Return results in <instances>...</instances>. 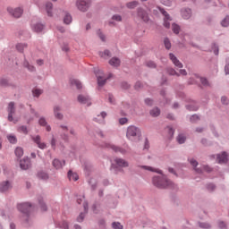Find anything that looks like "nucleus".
Wrapping results in <instances>:
<instances>
[{"label": "nucleus", "mask_w": 229, "mask_h": 229, "mask_svg": "<svg viewBox=\"0 0 229 229\" xmlns=\"http://www.w3.org/2000/svg\"><path fill=\"white\" fill-rule=\"evenodd\" d=\"M140 167L141 169H145V171H150L151 173H157L158 174H161L152 178L153 185L157 187V189H178V186L169 180L167 175L162 174V170H158L148 165H141Z\"/></svg>", "instance_id": "f257e3e1"}, {"label": "nucleus", "mask_w": 229, "mask_h": 229, "mask_svg": "<svg viewBox=\"0 0 229 229\" xmlns=\"http://www.w3.org/2000/svg\"><path fill=\"white\" fill-rule=\"evenodd\" d=\"M32 208L33 205H31V203L30 202H23L17 205V209L19 210V212H21V214H23L21 219L25 228H30V226L33 225V220L30 216Z\"/></svg>", "instance_id": "f03ea898"}, {"label": "nucleus", "mask_w": 229, "mask_h": 229, "mask_svg": "<svg viewBox=\"0 0 229 229\" xmlns=\"http://www.w3.org/2000/svg\"><path fill=\"white\" fill-rule=\"evenodd\" d=\"M140 129L135 125H130L127 128L126 137L131 142H137L140 139Z\"/></svg>", "instance_id": "7ed1b4c3"}, {"label": "nucleus", "mask_w": 229, "mask_h": 229, "mask_svg": "<svg viewBox=\"0 0 229 229\" xmlns=\"http://www.w3.org/2000/svg\"><path fill=\"white\" fill-rule=\"evenodd\" d=\"M188 162L192 165L197 174H203V171L206 173H212V168L208 165H203L200 168H198V161L194 157H189Z\"/></svg>", "instance_id": "20e7f679"}, {"label": "nucleus", "mask_w": 229, "mask_h": 229, "mask_svg": "<svg viewBox=\"0 0 229 229\" xmlns=\"http://www.w3.org/2000/svg\"><path fill=\"white\" fill-rule=\"evenodd\" d=\"M129 166H130V163H128V161L121 157H116L114 158V164L113 163L111 165V170L114 171V173L117 174L123 171L121 167H129Z\"/></svg>", "instance_id": "39448f33"}, {"label": "nucleus", "mask_w": 229, "mask_h": 229, "mask_svg": "<svg viewBox=\"0 0 229 229\" xmlns=\"http://www.w3.org/2000/svg\"><path fill=\"white\" fill-rule=\"evenodd\" d=\"M103 148H106V149H112L114 153H121V155H126L130 151V148L127 147L126 148L123 147H119L117 145H114L113 143L110 142H105L102 145Z\"/></svg>", "instance_id": "423d86ee"}, {"label": "nucleus", "mask_w": 229, "mask_h": 229, "mask_svg": "<svg viewBox=\"0 0 229 229\" xmlns=\"http://www.w3.org/2000/svg\"><path fill=\"white\" fill-rule=\"evenodd\" d=\"M90 4H92L91 0H77L76 6L80 12H89V8H90Z\"/></svg>", "instance_id": "0eeeda50"}, {"label": "nucleus", "mask_w": 229, "mask_h": 229, "mask_svg": "<svg viewBox=\"0 0 229 229\" xmlns=\"http://www.w3.org/2000/svg\"><path fill=\"white\" fill-rule=\"evenodd\" d=\"M7 12L13 17L19 19L20 17H21L22 13H24V9L22 7H16V8L8 7Z\"/></svg>", "instance_id": "6e6552de"}, {"label": "nucleus", "mask_w": 229, "mask_h": 229, "mask_svg": "<svg viewBox=\"0 0 229 229\" xmlns=\"http://www.w3.org/2000/svg\"><path fill=\"white\" fill-rule=\"evenodd\" d=\"M158 10H159L160 13H162V15H164V26H165V28L169 30V28H171L170 21H173V19L171 18L169 13H167L165 12V10H164V8L158 7Z\"/></svg>", "instance_id": "1a4fd4ad"}, {"label": "nucleus", "mask_w": 229, "mask_h": 229, "mask_svg": "<svg viewBox=\"0 0 229 229\" xmlns=\"http://www.w3.org/2000/svg\"><path fill=\"white\" fill-rule=\"evenodd\" d=\"M100 72H101V71H99V70L95 71L98 87H104V85H106V80H109V78H112V74H109L107 78H104L102 75H99Z\"/></svg>", "instance_id": "9d476101"}, {"label": "nucleus", "mask_w": 229, "mask_h": 229, "mask_svg": "<svg viewBox=\"0 0 229 229\" xmlns=\"http://www.w3.org/2000/svg\"><path fill=\"white\" fill-rule=\"evenodd\" d=\"M20 167L22 169V171H28V169L31 167V160L30 157H23L20 161Z\"/></svg>", "instance_id": "9b49d317"}, {"label": "nucleus", "mask_w": 229, "mask_h": 229, "mask_svg": "<svg viewBox=\"0 0 229 229\" xmlns=\"http://www.w3.org/2000/svg\"><path fill=\"white\" fill-rule=\"evenodd\" d=\"M78 101L81 103V105H87L88 106H90V97L87 94H81L78 96Z\"/></svg>", "instance_id": "f8f14e48"}, {"label": "nucleus", "mask_w": 229, "mask_h": 229, "mask_svg": "<svg viewBox=\"0 0 229 229\" xmlns=\"http://www.w3.org/2000/svg\"><path fill=\"white\" fill-rule=\"evenodd\" d=\"M12 182L10 181H3L0 182V192L4 193L8 192L12 189Z\"/></svg>", "instance_id": "ddd939ff"}, {"label": "nucleus", "mask_w": 229, "mask_h": 229, "mask_svg": "<svg viewBox=\"0 0 229 229\" xmlns=\"http://www.w3.org/2000/svg\"><path fill=\"white\" fill-rule=\"evenodd\" d=\"M31 30L35 33H42L46 30V25L41 22L31 23Z\"/></svg>", "instance_id": "4468645a"}, {"label": "nucleus", "mask_w": 229, "mask_h": 229, "mask_svg": "<svg viewBox=\"0 0 229 229\" xmlns=\"http://www.w3.org/2000/svg\"><path fill=\"white\" fill-rule=\"evenodd\" d=\"M8 121L12 123L13 121V114H15V103L10 102L7 108Z\"/></svg>", "instance_id": "2eb2a0df"}, {"label": "nucleus", "mask_w": 229, "mask_h": 229, "mask_svg": "<svg viewBox=\"0 0 229 229\" xmlns=\"http://www.w3.org/2000/svg\"><path fill=\"white\" fill-rule=\"evenodd\" d=\"M106 115H108V114H106L105 111H102L99 114L93 118V121H95V123H98V124H105V119H106Z\"/></svg>", "instance_id": "dca6fc26"}, {"label": "nucleus", "mask_w": 229, "mask_h": 229, "mask_svg": "<svg viewBox=\"0 0 229 229\" xmlns=\"http://www.w3.org/2000/svg\"><path fill=\"white\" fill-rule=\"evenodd\" d=\"M138 17H140L144 22H149V15L142 8H138Z\"/></svg>", "instance_id": "f3484780"}, {"label": "nucleus", "mask_w": 229, "mask_h": 229, "mask_svg": "<svg viewBox=\"0 0 229 229\" xmlns=\"http://www.w3.org/2000/svg\"><path fill=\"white\" fill-rule=\"evenodd\" d=\"M216 160L218 164H226L228 162V153L224 151L221 154H217Z\"/></svg>", "instance_id": "a211bd4d"}, {"label": "nucleus", "mask_w": 229, "mask_h": 229, "mask_svg": "<svg viewBox=\"0 0 229 229\" xmlns=\"http://www.w3.org/2000/svg\"><path fill=\"white\" fill-rule=\"evenodd\" d=\"M169 57H170V60L173 62L174 65H175V67H178V69L183 68V64H182V62L178 60V58L176 57V55H174V54L170 53Z\"/></svg>", "instance_id": "6ab92c4d"}, {"label": "nucleus", "mask_w": 229, "mask_h": 229, "mask_svg": "<svg viewBox=\"0 0 229 229\" xmlns=\"http://www.w3.org/2000/svg\"><path fill=\"white\" fill-rule=\"evenodd\" d=\"M83 208H84V213H81L77 217L78 223H83V219H85V214L89 212V202L85 201L83 203Z\"/></svg>", "instance_id": "aec40b11"}, {"label": "nucleus", "mask_w": 229, "mask_h": 229, "mask_svg": "<svg viewBox=\"0 0 229 229\" xmlns=\"http://www.w3.org/2000/svg\"><path fill=\"white\" fill-rule=\"evenodd\" d=\"M60 128H61L62 131H64L63 133H61V138L63 139V140L68 141L69 134L66 133V131H69V127L62 124V125H60Z\"/></svg>", "instance_id": "412c9836"}, {"label": "nucleus", "mask_w": 229, "mask_h": 229, "mask_svg": "<svg viewBox=\"0 0 229 229\" xmlns=\"http://www.w3.org/2000/svg\"><path fill=\"white\" fill-rule=\"evenodd\" d=\"M181 15L185 20H189L190 17H192V11L189 8H183L181 11Z\"/></svg>", "instance_id": "4be33fe9"}, {"label": "nucleus", "mask_w": 229, "mask_h": 229, "mask_svg": "<svg viewBox=\"0 0 229 229\" xmlns=\"http://www.w3.org/2000/svg\"><path fill=\"white\" fill-rule=\"evenodd\" d=\"M61 110H62V107H60L59 106H54V115H55V119H59L60 121H62V119H64V114H62V113H60Z\"/></svg>", "instance_id": "5701e85b"}, {"label": "nucleus", "mask_w": 229, "mask_h": 229, "mask_svg": "<svg viewBox=\"0 0 229 229\" xmlns=\"http://www.w3.org/2000/svg\"><path fill=\"white\" fill-rule=\"evenodd\" d=\"M186 108L190 112H196L199 108V106L196 101H191L189 105H186Z\"/></svg>", "instance_id": "b1692460"}, {"label": "nucleus", "mask_w": 229, "mask_h": 229, "mask_svg": "<svg viewBox=\"0 0 229 229\" xmlns=\"http://www.w3.org/2000/svg\"><path fill=\"white\" fill-rule=\"evenodd\" d=\"M38 201L39 204V208L42 212H47V205H46V203L44 202V197L39 196L38 198Z\"/></svg>", "instance_id": "393cba45"}, {"label": "nucleus", "mask_w": 229, "mask_h": 229, "mask_svg": "<svg viewBox=\"0 0 229 229\" xmlns=\"http://www.w3.org/2000/svg\"><path fill=\"white\" fill-rule=\"evenodd\" d=\"M64 165H65V160L61 161L60 159H57V158L53 160V166L55 169H62Z\"/></svg>", "instance_id": "a878e982"}, {"label": "nucleus", "mask_w": 229, "mask_h": 229, "mask_svg": "<svg viewBox=\"0 0 229 229\" xmlns=\"http://www.w3.org/2000/svg\"><path fill=\"white\" fill-rule=\"evenodd\" d=\"M38 124H40L41 126H45L47 131H51V125L47 124V121L46 120V118L44 116H41L39 118Z\"/></svg>", "instance_id": "bb28decb"}, {"label": "nucleus", "mask_w": 229, "mask_h": 229, "mask_svg": "<svg viewBox=\"0 0 229 229\" xmlns=\"http://www.w3.org/2000/svg\"><path fill=\"white\" fill-rule=\"evenodd\" d=\"M23 66L26 69H28V71H30V72H35L37 71V69L35 68V66H33V64H30V62H28V60H26V57H24Z\"/></svg>", "instance_id": "cd10ccee"}, {"label": "nucleus", "mask_w": 229, "mask_h": 229, "mask_svg": "<svg viewBox=\"0 0 229 229\" xmlns=\"http://www.w3.org/2000/svg\"><path fill=\"white\" fill-rule=\"evenodd\" d=\"M15 48L19 53H24V49L28 48V44L27 43H18V44H16Z\"/></svg>", "instance_id": "c85d7f7f"}, {"label": "nucleus", "mask_w": 229, "mask_h": 229, "mask_svg": "<svg viewBox=\"0 0 229 229\" xmlns=\"http://www.w3.org/2000/svg\"><path fill=\"white\" fill-rule=\"evenodd\" d=\"M37 176L39 180H49V174H47V173L44 172V171H39L37 174Z\"/></svg>", "instance_id": "c756f323"}, {"label": "nucleus", "mask_w": 229, "mask_h": 229, "mask_svg": "<svg viewBox=\"0 0 229 229\" xmlns=\"http://www.w3.org/2000/svg\"><path fill=\"white\" fill-rule=\"evenodd\" d=\"M68 178L70 181L78 182L80 180V176H78V174L73 173L72 171L68 172Z\"/></svg>", "instance_id": "7c9ffc66"}, {"label": "nucleus", "mask_w": 229, "mask_h": 229, "mask_svg": "<svg viewBox=\"0 0 229 229\" xmlns=\"http://www.w3.org/2000/svg\"><path fill=\"white\" fill-rule=\"evenodd\" d=\"M195 76L199 80L200 83L204 86V87H210V82H208V80L205 77H201L198 74H195Z\"/></svg>", "instance_id": "2f4dec72"}, {"label": "nucleus", "mask_w": 229, "mask_h": 229, "mask_svg": "<svg viewBox=\"0 0 229 229\" xmlns=\"http://www.w3.org/2000/svg\"><path fill=\"white\" fill-rule=\"evenodd\" d=\"M46 10L48 17H53V4L51 2L46 4Z\"/></svg>", "instance_id": "473e14b6"}, {"label": "nucleus", "mask_w": 229, "mask_h": 229, "mask_svg": "<svg viewBox=\"0 0 229 229\" xmlns=\"http://www.w3.org/2000/svg\"><path fill=\"white\" fill-rule=\"evenodd\" d=\"M109 64L113 67H119V65H121V59L117 57H113L111 60H109Z\"/></svg>", "instance_id": "72a5a7b5"}, {"label": "nucleus", "mask_w": 229, "mask_h": 229, "mask_svg": "<svg viewBox=\"0 0 229 229\" xmlns=\"http://www.w3.org/2000/svg\"><path fill=\"white\" fill-rule=\"evenodd\" d=\"M176 140H177L178 144H185V140H187V136H185V134H183V133H180L177 136Z\"/></svg>", "instance_id": "f704fd0d"}, {"label": "nucleus", "mask_w": 229, "mask_h": 229, "mask_svg": "<svg viewBox=\"0 0 229 229\" xmlns=\"http://www.w3.org/2000/svg\"><path fill=\"white\" fill-rule=\"evenodd\" d=\"M17 158H21L24 155V150L21 147H17L14 150Z\"/></svg>", "instance_id": "c9c22d12"}, {"label": "nucleus", "mask_w": 229, "mask_h": 229, "mask_svg": "<svg viewBox=\"0 0 229 229\" xmlns=\"http://www.w3.org/2000/svg\"><path fill=\"white\" fill-rule=\"evenodd\" d=\"M166 72H167V74H169L170 76H177V77L180 76V73L177 72V71L174 70V68H167V69H166Z\"/></svg>", "instance_id": "e433bc0d"}, {"label": "nucleus", "mask_w": 229, "mask_h": 229, "mask_svg": "<svg viewBox=\"0 0 229 229\" xmlns=\"http://www.w3.org/2000/svg\"><path fill=\"white\" fill-rule=\"evenodd\" d=\"M64 24H71L72 22V16L69 14V13H66L64 18Z\"/></svg>", "instance_id": "4c0bfd02"}, {"label": "nucleus", "mask_w": 229, "mask_h": 229, "mask_svg": "<svg viewBox=\"0 0 229 229\" xmlns=\"http://www.w3.org/2000/svg\"><path fill=\"white\" fill-rule=\"evenodd\" d=\"M71 84L75 86L76 89H78L80 90V89H81L83 86L81 85V81L76 80V79H73L71 81Z\"/></svg>", "instance_id": "58836bf2"}, {"label": "nucleus", "mask_w": 229, "mask_h": 229, "mask_svg": "<svg viewBox=\"0 0 229 229\" xmlns=\"http://www.w3.org/2000/svg\"><path fill=\"white\" fill-rule=\"evenodd\" d=\"M150 115H152V117H158V115H160V109L158 107H154L150 110Z\"/></svg>", "instance_id": "ea45409f"}, {"label": "nucleus", "mask_w": 229, "mask_h": 229, "mask_svg": "<svg viewBox=\"0 0 229 229\" xmlns=\"http://www.w3.org/2000/svg\"><path fill=\"white\" fill-rule=\"evenodd\" d=\"M199 228H203V229L212 228V225L207 222H199Z\"/></svg>", "instance_id": "a19ab883"}, {"label": "nucleus", "mask_w": 229, "mask_h": 229, "mask_svg": "<svg viewBox=\"0 0 229 229\" xmlns=\"http://www.w3.org/2000/svg\"><path fill=\"white\" fill-rule=\"evenodd\" d=\"M221 26L223 28H228L229 27V16H225V19L222 20L221 21Z\"/></svg>", "instance_id": "79ce46f5"}, {"label": "nucleus", "mask_w": 229, "mask_h": 229, "mask_svg": "<svg viewBox=\"0 0 229 229\" xmlns=\"http://www.w3.org/2000/svg\"><path fill=\"white\" fill-rule=\"evenodd\" d=\"M172 31L175 34L178 35V33H180V25L176 24V23H173L172 24Z\"/></svg>", "instance_id": "37998d69"}, {"label": "nucleus", "mask_w": 229, "mask_h": 229, "mask_svg": "<svg viewBox=\"0 0 229 229\" xmlns=\"http://www.w3.org/2000/svg\"><path fill=\"white\" fill-rule=\"evenodd\" d=\"M138 5H139V2L137 1L127 3V8H130L131 10H133V8H137Z\"/></svg>", "instance_id": "c03bdc74"}, {"label": "nucleus", "mask_w": 229, "mask_h": 229, "mask_svg": "<svg viewBox=\"0 0 229 229\" xmlns=\"http://www.w3.org/2000/svg\"><path fill=\"white\" fill-rule=\"evenodd\" d=\"M89 185H91V191H96V187H98V182H96V179L91 178L89 181Z\"/></svg>", "instance_id": "a18cd8bd"}, {"label": "nucleus", "mask_w": 229, "mask_h": 229, "mask_svg": "<svg viewBox=\"0 0 229 229\" xmlns=\"http://www.w3.org/2000/svg\"><path fill=\"white\" fill-rule=\"evenodd\" d=\"M10 81L7 79H0V87H10Z\"/></svg>", "instance_id": "49530a36"}, {"label": "nucleus", "mask_w": 229, "mask_h": 229, "mask_svg": "<svg viewBox=\"0 0 229 229\" xmlns=\"http://www.w3.org/2000/svg\"><path fill=\"white\" fill-rule=\"evenodd\" d=\"M211 49L214 52V55H216V56L219 55V46H217V44L214 43L211 47Z\"/></svg>", "instance_id": "de8ad7c7"}, {"label": "nucleus", "mask_w": 229, "mask_h": 229, "mask_svg": "<svg viewBox=\"0 0 229 229\" xmlns=\"http://www.w3.org/2000/svg\"><path fill=\"white\" fill-rule=\"evenodd\" d=\"M18 131H20V133H24V135H28V127L21 125L18 128Z\"/></svg>", "instance_id": "09e8293b"}, {"label": "nucleus", "mask_w": 229, "mask_h": 229, "mask_svg": "<svg viewBox=\"0 0 229 229\" xmlns=\"http://www.w3.org/2000/svg\"><path fill=\"white\" fill-rule=\"evenodd\" d=\"M145 65L147 67H149V69H155L157 67V64H155V62H153V61H147L145 63Z\"/></svg>", "instance_id": "8fccbe9b"}, {"label": "nucleus", "mask_w": 229, "mask_h": 229, "mask_svg": "<svg viewBox=\"0 0 229 229\" xmlns=\"http://www.w3.org/2000/svg\"><path fill=\"white\" fill-rule=\"evenodd\" d=\"M112 228L113 229H123V225H121V223H119V222H113Z\"/></svg>", "instance_id": "3c124183"}, {"label": "nucleus", "mask_w": 229, "mask_h": 229, "mask_svg": "<svg viewBox=\"0 0 229 229\" xmlns=\"http://www.w3.org/2000/svg\"><path fill=\"white\" fill-rule=\"evenodd\" d=\"M7 140L11 144H15L17 142V138L13 135L7 136Z\"/></svg>", "instance_id": "603ef678"}, {"label": "nucleus", "mask_w": 229, "mask_h": 229, "mask_svg": "<svg viewBox=\"0 0 229 229\" xmlns=\"http://www.w3.org/2000/svg\"><path fill=\"white\" fill-rule=\"evenodd\" d=\"M164 44H165V49H171V40H169L168 38H165L164 39Z\"/></svg>", "instance_id": "864d4df0"}, {"label": "nucleus", "mask_w": 229, "mask_h": 229, "mask_svg": "<svg viewBox=\"0 0 229 229\" xmlns=\"http://www.w3.org/2000/svg\"><path fill=\"white\" fill-rule=\"evenodd\" d=\"M32 94L34 98H38L42 94V89H33Z\"/></svg>", "instance_id": "5fc2aeb1"}, {"label": "nucleus", "mask_w": 229, "mask_h": 229, "mask_svg": "<svg viewBox=\"0 0 229 229\" xmlns=\"http://www.w3.org/2000/svg\"><path fill=\"white\" fill-rule=\"evenodd\" d=\"M207 189L208 192H214L216 191V185L214 183H208L207 184Z\"/></svg>", "instance_id": "6e6d98bb"}, {"label": "nucleus", "mask_w": 229, "mask_h": 229, "mask_svg": "<svg viewBox=\"0 0 229 229\" xmlns=\"http://www.w3.org/2000/svg\"><path fill=\"white\" fill-rule=\"evenodd\" d=\"M191 123H198L199 121V116L198 114H193L190 117Z\"/></svg>", "instance_id": "4d7b16f0"}, {"label": "nucleus", "mask_w": 229, "mask_h": 229, "mask_svg": "<svg viewBox=\"0 0 229 229\" xmlns=\"http://www.w3.org/2000/svg\"><path fill=\"white\" fill-rule=\"evenodd\" d=\"M97 34L99 37L100 40H102V42H105L106 40V38L104 36L103 32H101V30H98L97 31Z\"/></svg>", "instance_id": "13d9d810"}, {"label": "nucleus", "mask_w": 229, "mask_h": 229, "mask_svg": "<svg viewBox=\"0 0 229 229\" xmlns=\"http://www.w3.org/2000/svg\"><path fill=\"white\" fill-rule=\"evenodd\" d=\"M218 228L228 229V226H226V224L224 221H218Z\"/></svg>", "instance_id": "bf43d9fd"}, {"label": "nucleus", "mask_w": 229, "mask_h": 229, "mask_svg": "<svg viewBox=\"0 0 229 229\" xmlns=\"http://www.w3.org/2000/svg\"><path fill=\"white\" fill-rule=\"evenodd\" d=\"M112 19L113 21H116V22H121V21H123V17L119 14L113 15Z\"/></svg>", "instance_id": "052dcab7"}, {"label": "nucleus", "mask_w": 229, "mask_h": 229, "mask_svg": "<svg viewBox=\"0 0 229 229\" xmlns=\"http://www.w3.org/2000/svg\"><path fill=\"white\" fill-rule=\"evenodd\" d=\"M225 74H229V57L225 59Z\"/></svg>", "instance_id": "680f3d73"}, {"label": "nucleus", "mask_w": 229, "mask_h": 229, "mask_svg": "<svg viewBox=\"0 0 229 229\" xmlns=\"http://www.w3.org/2000/svg\"><path fill=\"white\" fill-rule=\"evenodd\" d=\"M32 140L35 142V144L38 145L41 140L40 135L32 136Z\"/></svg>", "instance_id": "e2e57ef3"}, {"label": "nucleus", "mask_w": 229, "mask_h": 229, "mask_svg": "<svg viewBox=\"0 0 229 229\" xmlns=\"http://www.w3.org/2000/svg\"><path fill=\"white\" fill-rule=\"evenodd\" d=\"M221 103H222V105H228L229 104L228 98L226 96H223L221 98Z\"/></svg>", "instance_id": "0e129e2a"}, {"label": "nucleus", "mask_w": 229, "mask_h": 229, "mask_svg": "<svg viewBox=\"0 0 229 229\" xmlns=\"http://www.w3.org/2000/svg\"><path fill=\"white\" fill-rule=\"evenodd\" d=\"M38 148H39V149H46V148H47V145L45 142H39L38 145Z\"/></svg>", "instance_id": "69168bd1"}, {"label": "nucleus", "mask_w": 229, "mask_h": 229, "mask_svg": "<svg viewBox=\"0 0 229 229\" xmlns=\"http://www.w3.org/2000/svg\"><path fill=\"white\" fill-rule=\"evenodd\" d=\"M119 123H120V124L124 125L128 123V118H126V117L120 118Z\"/></svg>", "instance_id": "338daca9"}, {"label": "nucleus", "mask_w": 229, "mask_h": 229, "mask_svg": "<svg viewBox=\"0 0 229 229\" xmlns=\"http://www.w3.org/2000/svg\"><path fill=\"white\" fill-rule=\"evenodd\" d=\"M100 56H110V50H105L104 52H100Z\"/></svg>", "instance_id": "774afa93"}]
</instances>
